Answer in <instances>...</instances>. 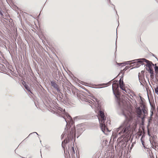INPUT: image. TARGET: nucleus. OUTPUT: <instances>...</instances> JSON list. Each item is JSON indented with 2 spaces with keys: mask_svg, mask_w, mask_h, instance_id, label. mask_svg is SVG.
Masks as SVG:
<instances>
[{
  "mask_svg": "<svg viewBox=\"0 0 158 158\" xmlns=\"http://www.w3.org/2000/svg\"><path fill=\"white\" fill-rule=\"evenodd\" d=\"M123 114L125 116L126 119L119 127L113 131L112 135L114 136V138L117 137L118 135L122 137H126L129 135L131 131L130 120L131 118L130 116H127L124 112Z\"/></svg>",
  "mask_w": 158,
  "mask_h": 158,
  "instance_id": "1",
  "label": "nucleus"
},
{
  "mask_svg": "<svg viewBox=\"0 0 158 158\" xmlns=\"http://www.w3.org/2000/svg\"><path fill=\"white\" fill-rule=\"evenodd\" d=\"M134 61L135 62H134L131 64V66H134V68H137L141 65H144V67L146 66V69H152L153 68L158 69V67L156 66V64L154 65L152 62L144 59L134 60L133 61Z\"/></svg>",
  "mask_w": 158,
  "mask_h": 158,
  "instance_id": "2",
  "label": "nucleus"
},
{
  "mask_svg": "<svg viewBox=\"0 0 158 158\" xmlns=\"http://www.w3.org/2000/svg\"><path fill=\"white\" fill-rule=\"evenodd\" d=\"M98 115H99L98 119L100 124V127L102 131L103 132H104L105 131L106 129H108L104 123L105 121L106 120V118L104 115V114L103 111L100 110L99 111Z\"/></svg>",
  "mask_w": 158,
  "mask_h": 158,
  "instance_id": "3",
  "label": "nucleus"
},
{
  "mask_svg": "<svg viewBox=\"0 0 158 158\" xmlns=\"http://www.w3.org/2000/svg\"><path fill=\"white\" fill-rule=\"evenodd\" d=\"M133 60H134L128 61H125L123 63H116L118 66L119 67H121L126 66L124 69H128L129 68L130 69H133L134 68H134V66H131V64H132V63H133L134 62H135V61H133Z\"/></svg>",
  "mask_w": 158,
  "mask_h": 158,
  "instance_id": "4",
  "label": "nucleus"
},
{
  "mask_svg": "<svg viewBox=\"0 0 158 158\" xmlns=\"http://www.w3.org/2000/svg\"><path fill=\"white\" fill-rule=\"evenodd\" d=\"M114 94V95L115 97L116 98L117 101L119 106L121 105V103L120 101V99L119 98L120 95V93L118 90L117 91L113 90V91Z\"/></svg>",
  "mask_w": 158,
  "mask_h": 158,
  "instance_id": "5",
  "label": "nucleus"
},
{
  "mask_svg": "<svg viewBox=\"0 0 158 158\" xmlns=\"http://www.w3.org/2000/svg\"><path fill=\"white\" fill-rule=\"evenodd\" d=\"M67 118H68V120H67L66 119V118H64V119L65 121L67 123L66 126H69V124L68 123H69V124H73V121L72 118V117L70 116L69 115H68V116H67Z\"/></svg>",
  "mask_w": 158,
  "mask_h": 158,
  "instance_id": "6",
  "label": "nucleus"
},
{
  "mask_svg": "<svg viewBox=\"0 0 158 158\" xmlns=\"http://www.w3.org/2000/svg\"><path fill=\"white\" fill-rule=\"evenodd\" d=\"M50 82L52 86L55 89H56L58 92L60 91L58 85L56 84L55 82L53 81H51Z\"/></svg>",
  "mask_w": 158,
  "mask_h": 158,
  "instance_id": "7",
  "label": "nucleus"
},
{
  "mask_svg": "<svg viewBox=\"0 0 158 158\" xmlns=\"http://www.w3.org/2000/svg\"><path fill=\"white\" fill-rule=\"evenodd\" d=\"M119 84L120 85V88L122 90L126 92H127L124 87V84L123 80H121V78L119 81Z\"/></svg>",
  "mask_w": 158,
  "mask_h": 158,
  "instance_id": "8",
  "label": "nucleus"
},
{
  "mask_svg": "<svg viewBox=\"0 0 158 158\" xmlns=\"http://www.w3.org/2000/svg\"><path fill=\"white\" fill-rule=\"evenodd\" d=\"M112 88L113 91V90L117 91L118 90L119 86L118 84L116 83H114L112 85Z\"/></svg>",
  "mask_w": 158,
  "mask_h": 158,
  "instance_id": "9",
  "label": "nucleus"
},
{
  "mask_svg": "<svg viewBox=\"0 0 158 158\" xmlns=\"http://www.w3.org/2000/svg\"><path fill=\"white\" fill-rule=\"evenodd\" d=\"M145 71L144 70H142L141 71V73H139L138 75L139 78L140 80L141 79H142L143 78L144 79V73Z\"/></svg>",
  "mask_w": 158,
  "mask_h": 158,
  "instance_id": "10",
  "label": "nucleus"
},
{
  "mask_svg": "<svg viewBox=\"0 0 158 158\" xmlns=\"http://www.w3.org/2000/svg\"><path fill=\"white\" fill-rule=\"evenodd\" d=\"M148 72L151 74L150 77L153 79L154 77L153 70H147Z\"/></svg>",
  "mask_w": 158,
  "mask_h": 158,
  "instance_id": "11",
  "label": "nucleus"
},
{
  "mask_svg": "<svg viewBox=\"0 0 158 158\" xmlns=\"http://www.w3.org/2000/svg\"><path fill=\"white\" fill-rule=\"evenodd\" d=\"M124 70H121L120 72L119 73L118 76H120L121 75V77H123L124 73Z\"/></svg>",
  "mask_w": 158,
  "mask_h": 158,
  "instance_id": "12",
  "label": "nucleus"
},
{
  "mask_svg": "<svg viewBox=\"0 0 158 158\" xmlns=\"http://www.w3.org/2000/svg\"><path fill=\"white\" fill-rule=\"evenodd\" d=\"M69 142V139H66V140H64V141H63L62 143V147H64V145L63 146V144H64L65 143H67Z\"/></svg>",
  "mask_w": 158,
  "mask_h": 158,
  "instance_id": "13",
  "label": "nucleus"
},
{
  "mask_svg": "<svg viewBox=\"0 0 158 158\" xmlns=\"http://www.w3.org/2000/svg\"><path fill=\"white\" fill-rule=\"evenodd\" d=\"M25 88V89L27 90L28 91L30 92L31 93H32L31 92L30 88L28 86V85L27 84L26 85H25V86H24Z\"/></svg>",
  "mask_w": 158,
  "mask_h": 158,
  "instance_id": "14",
  "label": "nucleus"
},
{
  "mask_svg": "<svg viewBox=\"0 0 158 158\" xmlns=\"http://www.w3.org/2000/svg\"><path fill=\"white\" fill-rule=\"evenodd\" d=\"M111 83L110 81L107 83H103L99 85V86H101V85H110Z\"/></svg>",
  "mask_w": 158,
  "mask_h": 158,
  "instance_id": "15",
  "label": "nucleus"
},
{
  "mask_svg": "<svg viewBox=\"0 0 158 158\" xmlns=\"http://www.w3.org/2000/svg\"><path fill=\"white\" fill-rule=\"evenodd\" d=\"M142 138H143V136H142L141 138V139H140L142 143V144L143 146V147L144 148H145V144H144V141H143V140H142Z\"/></svg>",
  "mask_w": 158,
  "mask_h": 158,
  "instance_id": "16",
  "label": "nucleus"
},
{
  "mask_svg": "<svg viewBox=\"0 0 158 158\" xmlns=\"http://www.w3.org/2000/svg\"><path fill=\"white\" fill-rule=\"evenodd\" d=\"M154 89L155 93L158 95V87H156Z\"/></svg>",
  "mask_w": 158,
  "mask_h": 158,
  "instance_id": "17",
  "label": "nucleus"
},
{
  "mask_svg": "<svg viewBox=\"0 0 158 158\" xmlns=\"http://www.w3.org/2000/svg\"><path fill=\"white\" fill-rule=\"evenodd\" d=\"M68 128H67V127H66V128H65V132H64V135H65V134H67L68 133H69V131H68Z\"/></svg>",
  "mask_w": 158,
  "mask_h": 158,
  "instance_id": "18",
  "label": "nucleus"
},
{
  "mask_svg": "<svg viewBox=\"0 0 158 158\" xmlns=\"http://www.w3.org/2000/svg\"><path fill=\"white\" fill-rule=\"evenodd\" d=\"M22 84L24 86H25V85H27L26 83L24 81H23L22 83Z\"/></svg>",
  "mask_w": 158,
  "mask_h": 158,
  "instance_id": "19",
  "label": "nucleus"
},
{
  "mask_svg": "<svg viewBox=\"0 0 158 158\" xmlns=\"http://www.w3.org/2000/svg\"><path fill=\"white\" fill-rule=\"evenodd\" d=\"M1 70V71L0 72L1 73H3V72H5L6 73H6V72L5 71H4L5 70Z\"/></svg>",
  "mask_w": 158,
  "mask_h": 158,
  "instance_id": "20",
  "label": "nucleus"
},
{
  "mask_svg": "<svg viewBox=\"0 0 158 158\" xmlns=\"http://www.w3.org/2000/svg\"><path fill=\"white\" fill-rule=\"evenodd\" d=\"M71 131H72V133L74 132L75 131V129L73 128H72V129H71Z\"/></svg>",
  "mask_w": 158,
  "mask_h": 158,
  "instance_id": "21",
  "label": "nucleus"
},
{
  "mask_svg": "<svg viewBox=\"0 0 158 158\" xmlns=\"http://www.w3.org/2000/svg\"><path fill=\"white\" fill-rule=\"evenodd\" d=\"M0 14L2 16H3V14L2 12V10L0 11Z\"/></svg>",
  "mask_w": 158,
  "mask_h": 158,
  "instance_id": "22",
  "label": "nucleus"
},
{
  "mask_svg": "<svg viewBox=\"0 0 158 158\" xmlns=\"http://www.w3.org/2000/svg\"><path fill=\"white\" fill-rule=\"evenodd\" d=\"M155 70V72L156 73V75L157 74L158 72V70Z\"/></svg>",
  "mask_w": 158,
  "mask_h": 158,
  "instance_id": "23",
  "label": "nucleus"
},
{
  "mask_svg": "<svg viewBox=\"0 0 158 158\" xmlns=\"http://www.w3.org/2000/svg\"><path fill=\"white\" fill-rule=\"evenodd\" d=\"M33 133H35V134H36L37 135H38V134H37V132H33V133H31L30 134L29 136L30 135H31L32 134H33Z\"/></svg>",
  "mask_w": 158,
  "mask_h": 158,
  "instance_id": "24",
  "label": "nucleus"
},
{
  "mask_svg": "<svg viewBox=\"0 0 158 158\" xmlns=\"http://www.w3.org/2000/svg\"><path fill=\"white\" fill-rule=\"evenodd\" d=\"M72 150H73V153H75V151H74V148H73V147H72Z\"/></svg>",
  "mask_w": 158,
  "mask_h": 158,
  "instance_id": "25",
  "label": "nucleus"
},
{
  "mask_svg": "<svg viewBox=\"0 0 158 158\" xmlns=\"http://www.w3.org/2000/svg\"><path fill=\"white\" fill-rule=\"evenodd\" d=\"M148 135L149 136H150V134H149V131H148Z\"/></svg>",
  "mask_w": 158,
  "mask_h": 158,
  "instance_id": "26",
  "label": "nucleus"
},
{
  "mask_svg": "<svg viewBox=\"0 0 158 158\" xmlns=\"http://www.w3.org/2000/svg\"><path fill=\"white\" fill-rule=\"evenodd\" d=\"M9 70L10 71V72H13V71H12V70L10 69V70Z\"/></svg>",
  "mask_w": 158,
  "mask_h": 158,
  "instance_id": "27",
  "label": "nucleus"
},
{
  "mask_svg": "<svg viewBox=\"0 0 158 158\" xmlns=\"http://www.w3.org/2000/svg\"><path fill=\"white\" fill-rule=\"evenodd\" d=\"M143 113L145 114V110H143Z\"/></svg>",
  "mask_w": 158,
  "mask_h": 158,
  "instance_id": "28",
  "label": "nucleus"
},
{
  "mask_svg": "<svg viewBox=\"0 0 158 158\" xmlns=\"http://www.w3.org/2000/svg\"><path fill=\"white\" fill-rule=\"evenodd\" d=\"M16 70L18 72L19 71V70H17V69H16Z\"/></svg>",
  "mask_w": 158,
  "mask_h": 158,
  "instance_id": "29",
  "label": "nucleus"
},
{
  "mask_svg": "<svg viewBox=\"0 0 158 158\" xmlns=\"http://www.w3.org/2000/svg\"><path fill=\"white\" fill-rule=\"evenodd\" d=\"M2 10L1 9H0V11H2Z\"/></svg>",
  "mask_w": 158,
  "mask_h": 158,
  "instance_id": "30",
  "label": "nucleus"
},
{
  "mask_svg": "<svg viewBox=\"0 0 158 158\" xmlns=\"http://www.w3.org/2000/svg\"><path fill=\"white\" fill-rule=\"evenodd\" d=\"M150 143H151V144H152V143H151V141H150Z\"/></svg>",
  "mask_w": 158,
  "mask_h": 158,
  "instance_id": "31",
  "label": "nucleus"
},
{
  "mask_svg": "<svg viewBox=\"0 0 158 158\" xmlns=\"http://www.w3.org/2000/svg\"><path fill=\"white\" fill-rule=\"evenodd\" d=\"M140 83H141V84L142 85V83L141 82H140Z\"/></svg>",
  "mask_w": 158,
  "mask_h": 158,
  "instance_id": "32",
  "label": "nucleus"
}]
</instances>
